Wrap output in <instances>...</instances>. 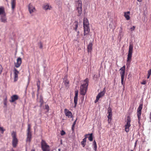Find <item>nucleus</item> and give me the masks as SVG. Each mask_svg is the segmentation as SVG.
Segmentation results:
<instances>
[{"label": "nucleus", "instance_id": "1", "mask_svg": "<svg viewBox=\"0 0 151 151\" xmlns=\"http://www.w3.org/2000/svg\"><path fill=\"white\" fill-rule=\"evenodd\" d=\"M89 79L88 78H86L84 80V83L81 85L80 86V93L81 95H85L88 86Z\"/></svg>", "mask_w": 151, "mask_h": 151}, {"label": "nucleus", "instance_id": "2", "mask_svg": "<svg viewBox=\"0 0 151 151\" xmlns=\"http://www.w3.org/2000/svg\"><path fill=\"white\" fill-rule=\"evenodd\" d=\"M133 45L132 44H130L129 46V51L127 55V62L128 64H130L132 57L133 52Z\"/></svg>", "mask_w": 151, "mask_h": 151}, {"label": "nucleus", "instance_id": "3", "mask_svg": "<svg viewBox=\"0 0 151 151\" xmlns=\"http://www.w3.org/2000/svg\"><path fill=\"white\" fill-rule=\"evenodd\" d=\"M41 147L43 151H50V146L43 140H42L41 142Z\"/></svg>", "mask_w": 151, "mask_h": 151}, {"label": "nucleus", "instance_id": "4", "mask_svg": "<svg viewBox=\"0 0 151 151\" xmlns=\"http://www.w3.org/2000/svg\"><path fill=\"white\" fill-rule=\"evenodd\" d=\"M82 3L81 0H78L77 2L76 6V9L78 13V16H80L82 13Z\"/></svg>", "mask_w": 151, "mask_h": 151}, {"label": "nucleus", "instance_id": "5", "mask_svg": "<svg viewBox=\"0 0 151 151\" xmlns=\"http://www.w3.org/2000/svg\"><path fill=\"white\" fill-rule=\"evenodd\" d=\"M131 119L129 116H127V123L125 124V130L127 132L129 131V128L131 126L130 122Z\"/></svg>", "mask_w": 151, "mask_h": 151}, {"label": "nucleus", "instance_id": "6", "mask_svg": "<svg viewBox=\"0 0 151 151\" xmlns=\"http://www.w3.org/2000/svg\"><path fill=\"white\" fill-rule=\"evenodd\" d=\"M13 137L12 145L14 147H15L18 143V139L16 137V134L15 132H13L12 134Z\"/></svg>", "mask_w": 151, "mask_h": 151}, {"label": "nucleus", "instance_id": "7", "mask_svg": "<svg viewBox=\"0 0 151 151\" xmlns=\"http://www.w3.org/2000/svg\"><path fill=\"white\" fill-rule=\"evenodd\" d=\"M30 127L29 124H28V126L27 132V137L26 139L27 142H30L31 138L32 135L31 132H30Z\"/></svg>", "mask_w": 151, "mask_h": 151}, {"label": "nucleus", "instance_id": "8", "mask_svg": "<svg viewBox=\"0 0 151 151\" xmlns=\"http://www.w3.org/2000/svg\"><path fill=\"white\" fill-rule=\"evenodd\" d=\"M142 108V104H140L137 109V116L139 121V119L142 113L141 111Z\"/></svg>", "mask_w": 151, "mask_h": 151}, {"label": "nucleus", "instance_id": "9", "mask_svg": "<svg viewBox=\"0 0 151 151\" xmlns=\"http://www.w3.org/2000/svg\"><path fill=\"white\" fill-rule=\"evenodd\" d=\"M142 108V104H140L137 109V116L139 121V119L142 113L141 111Z\"/></svg>", "mask_w": 151, "mask_h": 151}, {"label": "nucleus", "instance_id": "10", "mask_svg": "<svg viewBox=\"0 0 151 151\" xmlns=\"http://www.w3.org/2000/svg\"><path fill=\"white\" fill-rule=\"evenodd\" d=\"M78 91H75V95L74 97V107L76 108L77 104L78 97Z\"/></svg>", "mask_w": 151, "mask_h": 151}, {"label": "nucleus", "instance_id": "11", "mask_svg": "<svg viewBox=\"0 0 151 151\" xmlns=\"http://www.w3.org/2000/svg\"><path fill=\"white\" fill-rule=\"evenodd\" d=\"M84 28V35L86 36L88 35L90 31L89 26H83Z\"/></svg>", "mask_w": 151, "mask_h": 151}, {"label": "nucleus", "instance_id": "12", "mask_svg": "<svg viewBox=\"0 0 151 151\" xmlns=\"http://www.w3.org/2000/svg\"><path fill=\"white\" fill-rule=\"evenodd\" d=\"M17 63H15V66L16 68H19L21 65L22 63V59L20 57H19L17 59Z\"/></svg>", "mask_w": 151, "mask_h": 151}, {"label": "nucleus", "instance_id": "13", "mask_svg": "<svg viewBox=\"0 0 151 151\" xmlns=\"http://www.w3.org/2000/svg\"><path fill=\"white\" fill-rule=\"evenodd\" d=\"M125 66H123L120 69V74L121 77H124L125 73Z\"/></svg>", "mask_w": 151, "mask_h": 151}, {"label": "nucleus", "instance_id": "14", "mask_svg": "<svg viewBox=\"0 0 151 151\" xmlns=\"http://www.w3.org/2000/svg\"><path fill=\"white\" fill-rule=\"evenodd\" d=\"M64 110L65 115L67 116H68V117L70 118H72L73 117L72 113L71 111L68 110L66 109H65Z\"/></svg>", "mask_w": 151, "mask_h": 151}, {"label": "nucleus", "instance_id": "15", "mask_svg": "<svg viewBox=\"0 0 151 151\" xmlns=\"http://www.w3.org/2000/svg\"><path fill=\"white\" fill-rule=\"evenodd\" d=\"M19 98V97L17 95H14L11 97V100H10L9 101L11 102H13L16 100H17Z\"/></svg>", "mask_w": 151, "mask_h": 151}, {"label": "nucleus", "instance_id": "16", "mask_svg": "<svg viewBox=\"0 0 151 151\" xmlns=\"http://www.w3.org/2000/svg\"><path fill=\"white\" fill-rule=\"evenodd\" d=\"M28 9L30 14L33 12L35 10V7L31 4H29V5Z\"/></svg>", "mask_w": 151, "mask_h": 151}, {"label": "nucleus", "instance_id": "17", "mask_svg": "<svg viewBox=\"0 0 151 151\" xmlns=\"http://www.w3.org/2000/svg\"><path fill=\"white\" fill-rule=\"evenodd\" d=\"M105 88H104L103 91L99 93L96 96L98 97L100 99L104 95L105 93Z\"/></svg>", "mask_w": 151, "mask_h": 151}, {"label": "nucleus", "instance_id": "18", "mask_svg": "<svg viewBox=\"0 0 151 151\" xmlns=\"http://www.w3.org/2000/svg\"><path fill=\"white\" fill-rule=\"evenodd\" d=\"M0 19L2 22L5 23L6 22V14L1 15Z\"/></svg>", "mask_w": 151, "mask_h": 151}, {"label": "nucleus", "instance_id": "19", "mask_svg": "<svg viewBox=\"0 0 151 151\" xmlns=\"http://www.w3.org/2000/svg\"><path fill=\"white\" fill-rule=\"evenodd\" d=\"M130 12L129 11L124 12V16L127 20H128L130 19Z\"/></svg>", "mask_w": 151, "mask_h": 151}, {"label": "nucleus", "instance_id": "20", "mask_svg": "<svg viewBox=\"0 0 151 151\" xmlns=\"http://www.w3.org/2000/svg\"><path fill=\"white\" fill-rule=\"evenodd\" d=\"M93 44L91 42H90L88 45L87 47L88 51V52H91L92 49Z\"/></svg>", "mask_w": 151, "mask_h": 151}, {"label": "nucleus", "instance_id": "21", "mask_svg": "<svg viewBox=\"0 0 151 151\" xmlns=\"http://www.w3.org/2000/svg\"><path fill=\"white\" fill-rule=\"evenodd\" d=\"M78 22L77 21H75L73 24V29L75 30V31L76 32L77 31V28L78 27Z\"/></svg>", "mask_w": 151, "mask_h": 151}, {"label": "nucleus", "instance_id": "22", "mask_svg": "<svg viewBox=\"0 0 151 151\" xmlns=\"http://www.w3.org/2000/svg\"><path fill=\"white\" fill-rule=\"evenodd\" d=\"M89 23L88 20L86 18H84L83 21V26H89Z\"/></svg>", "mask_w": 151, "mask_h": 151}, {"label": "nucleus", "instance_id": "23", "mask_svg": "<svg viewBox=\"0 0 151 151\" xmlns=\"http://www.w3.org/2000/svg\"><path fill=\"white\" fill-rule=\"evenodd\" d=\"M5 14L4 7L3 6H0V15H1Z\"/></svg>", "mask_w": 151, "mask_h": 151}, {"label": "nucleus", "instance_id": "24", "mask_svg": "<svg viewBox=\"0 0 151 151\" xmlns=\"http://www.w3.org/2000/svg\"><path fill=\"white\" fill-rule=\"evenodd\" d=\"M86 137H85L84 139H83V141L81 142V144L82 145L83 147H84L86 145Z\"/></svg>", "mask_w": 151, "mask_h": 151}, {"label": "nucleus", "instance_id": "25", "mask_svg": "<svg viewBox=\"0 0 151 151\" xmlns=\"http://www.w3.org/2000/svg\"><path fill=\"white\" fill-rule=\"evenodd\" d=\"M88 135H89V137H88L89 140L90 141H92L93 140V133L86 134L85 136L86 137V136Z\"/></svg>", "mask_w": 151, "mask_h": 151}, {"label": "nucleus", "instance_id": "26", "mask_svg": "<svg viewBox=\"0 0 151 151\" xmlns=\"http://www.w3.org/2000/svg\"><path fill=\"white\" fill-rule=\"evenodd\" d=\"M123 36V33H122V27H120V29L119 31V37L121 38Z\"/></svg>", "mask_w": 151, "mask_h": 151}, {"label": "nucleus", "instance_id": "27", "mask_svg": "<svg viewBox=\"0 0 151 151\" xmlns=\"http://www.w3.org/2000/svg\"><path fill=\"white\" fill-rule=\"evenodd\" d=\"M15 0H11L12 8V10H13L15 7Z\"/></svg>", "mask_w": 151, "mask_h": 151}, {"label": "nucleus", "instance_id": "28", "mask_svg": "<svg viewBox=\"0 0 151 151\" xmlns=\"http://www.w3.org/2000/svg\"><path fill=\"white\" fill-rule=\"evenodd\" d=\"M37 96H38V92H39V90L40 89V81L39 80H38L37 82Z\"/></svg>", "mask_w": 151, "mask_h": 151}, {"label": "nucleus", "instance_id": "29", "mask_svg": "<svg viewBox=\"0 0 151 151\" xmlns=\"http://www.w3.org/2000/svg\"><path fill=\"white\" fill-rule=\"evenodd\" d=\"M69 81L68 80H66L64 81L63 83H64L65 85V86L66 87H68L69 86L68 84H69Z\"/></svg>", "mask_w": 151, "mask_h": 151}, {"label": "nucleus", "instance_id": "30", "mask_svg": "<svg viewBox=\"0 0 151 151\" xmlns=\"http://www.w3.org/2000/svg\"><path fill=\"white\" fill-rule=\"evenodd\" d=\"M151 74V69L149 70L148 71V75L147 76V78L148 79L149 78Z\"/></svg>", "mask_w": 151, "mask_h": 151}, {"label": "nucleus", "instance_id": "31", "mask_svg": "<svg viewBox=\"0 0 151 151\" xmlns=\"http://www.w3.org/2000/svg\"><path fill=\"white\" fill-rule=\"evenodd\" d=\"M18 74H14V81H17L18 80Z\"/></svg>", "mask_w": 151, "mask_h": 151}, {"label": "nucleus", "instance_id": "32", "mask_svg": "<svg viewBox=\"0 0 151 151\" xmlns=\"http://www.w3.org/2000/svg\"><path fill=\"white\" fill-rule=\"evenodd\" d=\"M19 73V72L15 68H14V74H18Z\"/></svg>", "mask_w": 151, "mask_h": 151}, {"label": "nucleus", "instance_id": "33", "mask_svg": "<svg viewBox=\"0 0 151 151\" xmlns=\"http://www.w3.org/2000/svg\"><path fill=\"white\" fill-rule=\"evenodd\" d=\"M5 131V129H4L3 127H0V132L1 133L3 134Z\"/></svg>", "mask_w": 151, "mask_h": 151}, {"label": "nucleus", "instance_id": "34", "mask_svg": "<svg viewBox=\"0 0 151 151\" xmlns=\"http://www.w3.org/2000/svg\"><path fill=\"white\" fill-rule=\"evenodd\" d=\"M38 45L39 46V48L40 49H42V48L43 45H42V43L41 42H40L39 43Z\"/></svg>", "mask_w": 151, "mask_h": 151}, {"label": "nucleus", "instance_id": "35", "mask_svg": "<svg viewBox=\"0 0 151 151\" xmlns=\"http://www.w3.org/2000/svg\"><path fill=\"white\" fill-rule=\"evenodd\" d=\"M109 115L108 116V118L109 119H110L111 118V117L112 115V113H108Z\"/></svg>", "mask_w": 151, "mask_h": 151}, {"label": "nucleus", "instance_id": "36", "mask_svg": "<svg viewBox=\"0 0 151 151\" xmlns=\"http://www.w3.org/2000/svg\"><path fill=\"white\" fill-rule=\"evenodd\" d=\"M45 109H47V111L49 110V106L48 105H45Z\"/></svg>", "mask_w": 151, "mask_h": 151}, {"label": "nucleus", "instance_id": "37", "mask_svg": "<svg viewBox=\"0 0 151 151\" xmlns=\"http://www.w3.org/2000/svg\"><path fill=\"white\" fill-rule=\"evenodd\" d=\"M65 134V132L63 130H62L60 132V134L62 136H63Z\"/></svg>", "mask_w": 151, "mask_h": 151}, {"label": "nucleus", "instance_id": "38", "mask_svg": "<svg viewBox=\"0 0 151 151\" xmlns=\"http://www.w3.org/2000/svg\"><path fill=\"white\" fill-rule=\"evenodd\" d=\"M44 9L45 10H47L48 9H49V6L48 5H46L44 7Z\"/></svg>", "mask_w": 151, "mask_h": 151}, {"label": "nucleus", "instance_id": "39", "mask_svg": "<svg viewBox=\"0 0 151 151\" xmlns=\"http://www.w3.org/2000/svg\"><path fill=\"white\" fill-rule=\"evenodd\" d=\"M124 77H121V83L122 85L124 84Z\"/></svg>", "mask_w": 151, "mask_h": 151}, {"label": "nucleus", "instance_id": "40", "mask_svg": "<svg viewBox=\"0 0 151 151\" xmlns=\"http://www.w3.org/2000/svg\"><path fill=\"white\" fill-rule=\"evenodd\" d=\"M108 113H112V110L110 107H109L108 108Z\"/></svg>", "mask_w": 151, "mask_h": 151}, {"label": "nucleus", "instance_id": "41", "mask_svg": "<svg viewBox=\"0 0 151 151\" xmlns=\"http://www.w3.org/2000/svg\"><path fill=\"white\" fill-rule=\"evenodd\" d=\"M40 103H43V98L41 96L40 97Z\"/></svg>", "mask_w": 151, "mask_h": 151}, {"label": "nucleus", "instance_id": "42", "mask_svg": "<svg viewBox=\"0 0 151 151\" xmlns=\"http://www.w3.org/2000/svg\"><path fill=\"white\" fill-rule=\"evenodd\" d=\"M93 149L94 150H96L97 149V144L93 145Z\"/></svg>", "mask_w": 151, "mask_h": 151}, {"label": "nucleus", "instance_id": "43", "mask_svg": "<svg viewBox=\"0 0 151 151\" xmlns=\"http://www.w3.org/2000/svg\"><path fill=\"white\" fill-rule=\"evenodd\" d=\"M3 70V68L1 65H0V74H1Z\"/></svg>", "mask_w": 151, "mask_h": 151}, {"label": "nucleus", "instance_id": "44", "mask_svg": "<svg viewBox=\"0 0 151 151\" xmlns=\"http://www.w3.org/2000/svg\"><path fill=\"white\" fill-rule=\"evenodd\" d=\"M99 98L98 97H97L96 96V99L95 101V103H96L98 101V100H99Z\"/></svg>", "mask_w": 151, "mask_h": 151}, {"label": "nucleus", "instance_id": "45", "mask_svg": "<svg viewBox=\"0 0 151 151\" xmlns=\"http://www.w3.org/2000/svg\"><path fill=\"white\" fill-rule=\"evenodd\" d=\"M135 28V26H133L132 27H131L130 28L131 31H132L134 30V29Z\"/></svg>", "mask_w": 151, "mask_h": 151}, {"label": "nucleus", "instance_id": "46", "mask_svg": "<svg viewBox=\"0 0 151 151\" xmlns=\"http://www.w3.org/2000/svg\"><path fill=\"white\" fill-rule=\"evenodd\" d=\"M141 84L142 85H145L146 83V81H143L141 83Z\"/></svg>", "mask_w": 151, "mask_h": 151}, {"label": "nucleus", "instance_id": "47", "mask_svg": "<svg viewBox=\"0 0 151 151\" xmlns=\"http://www.w3.org/2000/svg\"><path fill=\"white\" fill-rule=\"evenodd\" d=\"M96 142L95 140H94L93 141V145H96Z\"/></svg>", "mask_w": 151, "mask_h": 151}, {"label": "nucleus", "instance_id": "48", "mask_svg": "<svg viewBox=\"0 0 151 151\" xmlns=\"http://www.w3.org/2000/svg\"><path fill=\"white\" fill-rule=\"evenodd\" d=\"M4 102H7V98L6 97L5 98H4Z\"/></svg>", "mask_w": 151, "mask_h": 151}, {"label": "nucleus", "instance_id": "49", "mask_svg": "<svg viewBox=\"0 0 151 151\" xmlns=\"http://www.w3.org/2000/svg\"><path fill=\"white\" fill-rule=\"evenodd\" d=\"M4 105L5 106H7V102H4Z\"/></svg>", "mask_w": 151, "mask_h": 151}, {"label": "nucleus", "instance_id": "50", "mask_svg": "<svg viewBox=\"0 0 151 151\" xmlns=\"http://www.w3.org/2000/svg\"><path fill=\"white\" fill-rule=\"evenodd\" d=\"M77 119H76V120L73 122V124H74V125H75L76 123V122L77 120Z\"/></svg>", "mask_w": 151, "mask_h": 151}, {"label": "nucleus", "instance_id": "51", "mask_svg": "<svg viewBox=\"0 0 151 151\" xmlns=\"http://www.w3.org/2000/svg\"><path fill=\"white\" fill-rule=\"evenodd\" d=\"M132 110H131L130 112H129V115H130V114L132 113Z\"/></svg>", "mask_w": 151, "mask_h": 151}, {"label": "nucleus", "instance_id": "52", "mask_svg": "<svg viewBox=\"0 0 151 151\" xmlns=\"http://www.w3.org/2000/svg\"><path fill=\"white\" fill-rule=\"evenodd\" d=\"M43 104V103H40V107H42Z\"/></svg>", "mask_w": 151, "mask_h": 151}, {"label": "nucleus", "instance_id": "53", "mask_svg": "<svg viewBox=\"0 0 151 151\" xmlns=\"http://www.w3.org/2000/svg\"><path fill=\"white\" fill-rule=\"evenodd\" d=\"M71 129L73 131L74 130V127H72Z\"/></svg>", "mask_w": 151, "mask_h": 151}, {"label": "nucleus", "instance_id": "54", "mask_svg": "<svg viewBox=\"0 0 151 151\" xmlns=\"http://www.w3.org/2000/svg\"><path fill=\"white\" fill-rule=\"evenodd\" d=\"M75 125H74V124H73L72 126V127H74Z\"/></svg>", "mask_w": 151, "mask_h": 151}, {"label": "nucleus", "instance_id": "55", "mask_svg": "<svg viewBox=\"0 0 151 151\" xmlns=\"http://www.w3.org/2000/svg\"><path fill=\"white\" fill-rule=\"evenodd\" d=\"M150 119L151 120V112L150 113Z\"/></svg>", "mask_w": 151, "mask_h": 151}, {"label": "nucleus", "instance_id": "56", "mask_svg": "<svg viewBox=\"0 0 151 151\" xmlns=\"http://www.w3.org/2000/svg\"><path fill=\"white\" fill-rule=\"evenodd\" d=\"M60 148H58V151H60Z\"/></svg>", "mask_w": 151, "mask_h": 151}, {"label": "nucleus", "instance_id": "57", "mask_svg": "<svg viewBox=\"0 0 151 151\" xmlns=\"http://www.w3.org/2000/svg\"><path fill=\"white\" fill-rule=\"evenodd\" d=\"M137 0L138 1L140 2L142 1V0Z\"/></svg>", "mask_w": 151, "mask_h": 151}, {"label": "nucleus", "instance_id": "58", "mask_svg": "<svg viewBox=\"0 0 151 151\" xmlns=\"http://www.w3.org/2000/svg\"><path fill=\"white\" fill-rule=\"evenodd\" d=\"M31 151H35V150L32 149L31 150Z\"/></svg>", "mask_w": 151, "mask_h": 151}, {"label": "nucleus", "instance_id": "59", "mask_svg": "<svg viewBox=\"0 0 151 151\" xmlns=\"http://www.w3.org/2000/svg\"><path fill=\"white\" fill-rule=\"evenodd\" d=\"M77 33H78V34H79V31H78L77 32Z\"/></svg>", "mask_w": 151, "mask_h": 151}, {"label": "nucleus", "instance_id": "60", "mask_svg": "<svg viewBox=\"0 0 151 151\" xmlns=\"http://www.w3.org/2000/svg\"><path fill=\"white\" fill-rule=\"evenodd\" d=\"M150 149H148L147 151H149Z\"/></svg>", "mask_w": 151, "mask_h": 151}, {"label": "nucleus", "instance_id": "61", "mask_svg": "<svg viewBox=\"0 0 151 151\" xmlns=\"http://www.w3.org/2000/svg\"><path fill=\"white\" fill-rule=\"evenodd\" d=\"M95 151H97V150H94Z\"/></svg>", "mask_w": 151, "mask_h": 151}, {"label": "nucleus", "instance_id": "62", "mask_svg": "<svg viewBox=\"0 0 151 151\" xmlns=\"http://www.w3.org/2000/svg\"><path fill=\"white\" fill-rule=\"evenodd\" d=\"M136 142H135V145H136Z\"/></svg>", "mask_w": 151, "mask_h": 151}, {"label": "nucleus", "instance_id": "63", "mask_svg": "<svg viewBox=\"0 0 151 151\" xmlns=\"http://www.w3.org/2000/svg\"><path fill=\"white\" fill-rule=\"evenodd\" d=\"M29 81H28V84H29Z\"/></svg>", "mask_w": 151, "mask_h": 151}, {"label": "nucleus", "instance_id": "64", "mask_svg": "<svg viewBox=\"0 0 151 151\" xmlns=\"http://www.w3.org/2000/svg\"><path fill=\"white\" fill-rule=\"evenodd\" d=\"M131 151H133V150H131Z\"/></svg>", "mask_w": 151, "mask_h": 151}]
</instances>
